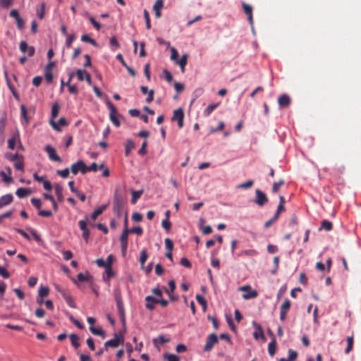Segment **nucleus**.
Returning <instances> with one entry per match:
<instances>
[{
  "instance_id": "nucleus-1",
  "label": "nucleus",
  "mask_w": 361,
  "mask_h": 361,
  "mask_svg": "<svg viewBox=\"0 0 361 361\" xmlns=\"http://www.w3.org/2000/svg\"><path fill=\"white\" fill-rule=\"evenodd\" d=\"M124 204V199L123 197L118 195L117 191H116L114 193L113 205L114 212H116L118 216H121L123 212Z\"/></svg>"
},
{
  "instance_id": "nucleus-2",
  "label": "nucleus",
  "mask_w": 361,
  "mask_h": 361,
  "mask_svg": "<svg viewBox=\"0 0 361 361\" xmlns=\"http://www.w3.org/2000/svg\"><path fill=\"white\" fill-rule=\"evenodd\" d=\"M55 287L56 290L62 295L67 305L71 308H75L76 304L69 291L66 289L61 288L59 286H56Z\"/></svg>"
},
{
  "instance_id": "nucleus-3",
  "label": "nucleus",
  "mask_w": 361,
  "mask_h": 361,
  "mask_svg": "<svg viewBox=\"0 0 361 361\" xmlns=\"http://www.w3.org/2000/svg\"><path fill=\"white\" fill-rule=\"evenodd\" d=\"M123 341L124 340L122 336H119L118 334H114L113 339L105 342L104 349L107 350L109 348H116L121 344H123Z\"/></svg>"
},
{
  "instance_id": "nucleus-4",
  "label": "nucleus",
  "mask_w": 361,
  "mask_h": 361,
  "mask_svg": "<svg viewBox=\"0 0 361 361\" xmlns=\"http://www.w3.org/2000/svg\"><path fill=\"white\" fill-rule=\"evenodd\" d=\"M269 200L266 194L262 190L257 189L255 190V200L254 202L259 207H263L268 202Z\"/></svg>"
},
{
  "instance_id": "nucleus-5",
  "label": "nucleus",
  "mask_w": 361,
  "mask_h": 361,
  "mask_svg": "<svg viewBox=\"0 0 361 361\" xmlns=\"http://www.w3.org/2000/svg\"><path fill=\"white\" fill-rule=\"evenodd\" d=\"M79 171L82 174H85L87 173V166L82 160H79L71 165V172L74 175H76Z\"/></svg>"
},
{
  "instance_id": "nucleus-6",
  "label": "nucleus",
  "mask_w": 361,
  "mask_h": 361,
  "mask_svg": "<svg viewBox=\"0 0 361 361\" xmlns=\"http://www.w3.org/2000/svg\"><path fill=\"white\" fill-rule=\"evenodd\" d=\"M183 119H184V112L181 108H179V109L173 111V114L171 120L173 121L178 122V126L179 128H182L183 127Z\"/></svg>"
},
{
  "instance_id": "nucleus-7",
  "label": "nucleus",
  "mask_w": 361,
  "mask_h": 361,
  "mask_svg": "<svg viewBox=\"0 0 361 361\" xmlns=\"http://www.w3.org/2000/svg\"><path fill=\"white\" fill-rule=\"evenodd\" d=\"M219 339L217 336L215 334H211L208 336L206 344L204 347V350L205 352H209L213 348L214 345L218 343Z\"/></svg>"
},
{
  "instance_id": "nucleus-8",
  "label": "nucleus",
  "mask_w": 361,
  "mask_h": 361,
  "mask_svg": "<svg viewBox=\"0 0 361 361\" xmlns=\"http://www.w3.org/2000/svg\"><path fill=\"white\" fill-rule=\"evenodd\" d=\"M107 105H108L109 109L110 110V115L109 116H110L111 121L116 127H119L121 123H120V121H119V120H118V118H117V116H116L117 111H116V107L114 106V105L111 102H108Z\"/></svg>"
},
{
  "instance_id": "nucleus-9",
  "label": "nucleus",
  "mask_w": 361,
  "mask_h": 361,
  "mask_svg": "<svg viewBox=\"0 0 361 361\" xmlns=\"http://www.w3.org/2000/svg\"><path fill=\"white\" fill-rule=\"evenodd\" d=\"M7 117L4 113L0 114V143H4L5 137V128L6 124Z\"/></svg>"
},
{
  "instance_id": "nucleus-10",
  "label": "nucleus",
  "mask_w": 361,
  "mask_h": 361,
  "mask_svg": "<svg viewBox=\"0 0 361 361\" xmlns=\"http://www.w3.org/2000/svg\"><path fill=\"white\" fill-rule=\"evenodd\" d=\"M45 152L48 154L49 158L57 162H61V159L56 153V149L51 145H47L44 148Z\"/></svg>"
},
{
  "instance_id": "nucleus-11",
  "label": "nucleus",
  "mask_w": 361,
  "mask_h": 361,
  "mask_svg": "<svg viewBox=\"0 0 361 361\" xmlns=\"http://www.w3.org/2000/svg\"><path fill=\"white\" fill-rule=\"evenodd\" d=\"M290 307V301L288 299L285 300L280 307V319L283 322L286 319L288 311Z\"/></svg>"
},
{
  "instance_id": "nucleus-12",
  "label": "nucleus",
  "mask_w": 361,
  "mask_h": 361,
  "mask_svg": "<svg viewBox=\"0 0 361 361\" xmlns=\"http://www.w3.org/2000/svg\"><path fill=\"white\" fill-rule=\"evenodd\" d=\"M20 50L23 53H27L28 56H32L35 54V49L34 47H29L26 42L22 41L19 46Z\"/></svg>"
},
{
  "instance_id": "nucleus-13",
  "label": "nucleus",
  "mask_w": 361,
  "mask_h": 361,
  "mask_svg": "<svg viewBox=\"0 0 361 361\" xmlns=\"http://www.w3.org/2000/svg\"><path fill=\"white\" fill-rule=\"evenodd\" d=\"M114 294L116 302L117 310L121 309L122 310V308H124V305L123 303L121 291L118 287L114 288Z\"/></svg>"
},
{
  "instance_id": "nucleus-14",
  "label": "nucleus",
  "mask_w": 361,
  "mask_h": 361,
  "mask_svg": "<svg viewBox=\"0 0 361 361\" xmlns=\"http://www.w3.org/2000/svg\"><path fill=\"white\" fill-rule=\"evenodd\" d=\"M49 123L52 128L57 131H61L60 126H64L68 125L65 118H60L58 123H56L54 120L51 119Z\"/></svg>"
},
{
  "instance_id": "nucleus-15",
  "label": "nucleus",
  "mask_w": 361,
  "mask_h": 361,
  "mask_svg": "<svg viewBox=\"0 0 361 361\" xmlns=\"http://www.w3.org/2000/svg\"><path fill=\"white\" fill-rule=\"evenodd\" d=\"M278 103L280 107L286 108L290 104V99L287 94H282L278 99Z\"/></svg>"
},
{
  "instance_id": "nucleus-16",
  "label": "nucleus",
  "mask_w": 361,
  "mask_h": 361,
  "mask_svg": "<svg viewBox=\"0 0 361 361\" xmlns=\"http://www.w3.org/2000/svg\"><path fill=\"white\" fill-rule=\"evenodd\" d=\"M243 8L245 13L247 16L248 21L251 25H253V17H252V8L251 6L246 4L245 3L243 4Z\"/></svg>"
},
{
  "instance_id": "nucleus-17",
  "label": "nucleus",
  "mask_w": 361,
  "mask_h": 361,
  "mask_svg": "<svg viewBox=\"0 0 361 361\" xmlns=\"http://www.w3.org/2000/svg\"><path fill=\"white\" fill-rule=\"evenodd\" d=\"M13 200V197L11 194H6L0 197V209L10 204Z\"/></svg>"
},
{
  "instance_id": "nucleus-18",
  "label": "nucleus",
  "mask_w": 361,
  "mask_h": 361,
  "mask_svg": "<svg viewBox=\"0 0 361 361\" xmlns=\"http://www.w3.org/2000/svg\"><path fill=\"white\" fill-rule=\"evenodd\" d=\"M253 326L255 328V331L253 333V337L256 340H258L259 338H264V332H263L262 328L260 326V324L254 322Z\"/></svg>"
},
{
  "instance_id": "nucleus-19",
  "label": "nucleus",
  "mask_w": 361,
  "mask_h": 361,
  "mask_svg": "<svg viewBox=\"0 0 361 361\" xmlns=\"http://www.w3.org/2000/svg\"><path fill=\"white\" fill-rule=\"evenodd\" d=\"M145 300L147 302H153L154 303H159L163 307H165L168 305L169 302L164 299H159L156 298L152 295H148L145 298Z\"/></svg>"
},
{
  "instance_id": "nucleus-20",
  "label": "nucleus",
  "mask_w": 361,
  "mask_h": 361,
  "mask_svg": "<svg viewBox=\"0 0 361 361\" xmlns=\"http://www.w3.org/2000/svg\"><path fill=\"white\" fill-rule=\"evenodd\" d=\"M130 233L129 229H123L121 236H120V241L121 245H123V247L128 246V235Z\"/></svg>"
},
{
  "instance_id": "nucleus-21",
  "label": "nucleus",
  "mask_w": 361,
  "mask_h": 361,
  "mask_svg": "<svg viewBox=\"0 0 361 361\" xmlns=\"http://www.w3.org/2000/svg\"><path fill=\"white\" fill-rule=\"evenodd\" d=\"M135 147V142L133 140L128 139L125 145V155L128 157L130 153Z\"/></svg>"
},
{
  "instance_id": "nucleus-22",
  "label": "nucleus",
  "mask_w": 361,
  "mask_h": 361,
  "mask_svg": "<svg viewBox=\"0 0 361 361\" xmlns=\"http://www.w3.org/2000/svg\"><path fill=\"white\" fill-rule=\"evenodd\" d=\"M107 204H104L99 207H98L97 209L94 211V212L91 214V219L92 220H96L97 217L103 213L104 210L107 208Z\"/></svg>"
},
{
  "instance_id": "nucleus-23",
  "label": "nucleus",
  "mask_w": 361,
  "mask_h": 361,
  "mask_svg": "<svg viewBox=\"0 0 361 361\" xmlns=\"http://www.w3.org/2000/svg\"><path fill=\"white\" fill-rule=\"evenodd\" d=\"M90 331L94 335L99 336L103 339L105 338L106 336L105 331H103V329L102 328H95L94 326H90Z\"/></svg>"
},
{
  "instance_id": "nucleus-24",
  "label": "nucleus",
  "mask_w": 361,
  "mask_h": 361,
  "mask_svg": "<svg viewBox=\"0 0 361 361\" xmlns=\"http://www.w3.org/2000/svg\"><path fill=\"white\" fill-rule=\"evenodd\" d=\"M346 341H347V347L345 349V353L348 354L353 350V343H354L353 334L350 336L347 337Z\"/></svg>"
},
{
  "instance_id": "nucleus-25",
  "label": "nucleus",
  "mask_w": 361,
  "mask_h": 361,
  "mask_svg": "<svg viewBox=\"0 0 361 361\" xmlns=\"http://www.w3.org/2000/svg\"><path fill=\"white\" fill-rule=\"evenodd\" d=\"M219 104H220L219 102L209 104L204 110V112H203L204 116L206 117L209 116L212 114V112L219 106Z\"/></svg>"
},
{
  "instance_id": "nucleus-26",
  "label": "nucleus",
  "mask_w": 361,
  "mask_h": 361,
  "mask_svg": "<svg viewBox=\"0 0 361 361\" xmlns=\"http://www.w3.org/2000/svg\"><path fill=\"white\" fill-rule=\"evenodd\" d=\"M54 188L59 201L62 202L63 200V187L61 186L59 184H56L54 185Z\"/></svg>"
},
{
  "instance_id": "nucleus-27",
  "label": "nucleus",
  "mask_w": 361,
  "mask_h": 361,
  "mask_svg": "<svg viewBox=\"0 0 361 361\" xmlns=\"http://www.w3.org/2000/svg\"><path fill=\"white\" fill-rule=\"evenodd\" d=\"M7 170H8V176H7L6 173L2 171L0 172V176L2 178L3 180L5 183H10L12 182V178L11 177V170L10 168H8Z\"/></svg>"
},
{
  "instance_id": "nucleus-28",
  "label": "nucleus",
  "mask_w": 361,
  "mask_h": 361,
  "mask_svg": "<svg viewBox=\"0 0 361 361\" xmlns=\"http://www.w3.org/2000/svg\"><path fill=\"white\" fill-rule=\"evenodd\" d=\"M30 189L20 188L16 190V194L19 198H23L26 197L28 194H30Z\"/></svg>"
},
{
  "instance_id": "nucleus-29",
  "label": "nucleus",
  "mask_w": 361,
  "mask_h": 361,
  "mask_svg": "<svg viewBox=\"0 0 361 361\" xmlns=\"http://www.w3.org/2000/svg\"><path fill=\"white\" fill-rule=\"evenodd\" d=\"M247 291L248 293L243 294V298L245 300L255 298L258 295V293L255 290H252L251 288Z\"/></svg>"
},
{
  "instance_id": "nucleus-30",
  "label": "nucleus",
  "mask_w": 361,
  "mask_h": 361,
  "mask_svg": "<svg viewBox=\"0 0 361 361\" xmlns=\"http://www.w3.org/2000/svg\"><path fill=\"white\" fill-rule=\"evenodd\" d=\"M92 276L90 274H84L83 273H79L78 274V281H92Z\"/></svg>"
},
{
  "instance_id": "nucleus-31",
  "label": "nucleus",
  "mask_w": 361,
  "mask_h": 361,
  "mask_svg": "<svg viewBox=\"0 0 361 361\" xmlns=\"http://www.w3.org/2000/svg\"><path fill=\"white\" fill-rule=\"evenodd\" d=\"M70 339H71V344L75 348H78L80 345V343L78 342V340H79V336L76 334H71L70 335Z\"/></svg>"
},
{
  "instance_id": "nucleus-32",
  "label": "nucleus",
  "mask_w": 361,
  "mask_h": 361,
  "mask_svg": "<svg viewBox=\"0 0 361 361\" xmlns=\"http://www.w3.org/2000/svg\"><path fill=\"white\" fill-rule=\"evenodd\" d=\"M188 62V56L186 54H184L181 56L180 60L177 62L178 64L180 66L181 68L182 73H184L185 71V67Z\"/></svg>"
},
{
  "instance_id": "nucleus-33",
  "label": "nucleus",
  "mask_w": 361,
  "mask_h": 361,
  "mask_svg": "<svg viewBox=\"0 0 361 361\" xmlns=\"http://www.w3.org/2000/svg\"><path fill=\"white\" fill-rule=\"evenodd\" d=\"M104 166V164H101L98 166L95 162H93L90 166H87V173L89 171H97L99 169H103Z\"/></svg>"
},
{
  "instance_id": "nucleus-34",
  "label": "nucleus",
  "mask_w": 361,
  "mask_h": 361,
  "mask_svg": "<svg viewBox=\"0 0 361 361\" xmlns=\"http://www.w3.org/2000/svg\"><path fill=\"white\" fill-rule=\"evenodd\" d=\"M276 350V341L274 338L268 345V352L271 356H274Z\"/></svg>"
},
{
  "instance_id": "nucleus-35",
  "label": "nucleus",
  "mask_w": 361,
  "mask_h": 361,
  "mask_svg": "<svg viewBox=\"0 0 361 361\" xmlns=\"http://www.w3.org/2000/svg\"><path fill=\"white\" fill-rule=\"evenodd\" d=\"M59 109H60L59 104L58 103H54L51 107V119L54 120L55 118H56L58 116Z\"/></svg>"
},
{
  "instance_id": "nucleus-36",
  "label": "nucleus",
  "mask_w": 361,
  "mask_h": 361,
  "mask_svg": "<svg viewBox=\"0 0 361 361\" xmlns=\"http://www.w3.org/2000/svg\"><path fill=\"white\" fill-rule=\"evenodd\" d=\"M142 190H132L131 203L135 204L137 200L141 197Z\"/></svg>"
},
{
  "instance_id": "nucleus-37",
  "label": "nucleus",
  "mask_w": 361,
  "mask_h": 361,
  "mask_svg": "<svg viewBox=\"0 0 361 361\" xmlns=\"http://www.w3.org/2000/svg\"><path fill=\"white\" fill-rule=\"evenodd\" d=\"M254 184V181L252 180H249L245 183H240L236 186L238 189H247L250 188Z\"/></svg>"
},
{
  "instance_id": "nucleus-38",
  "label": "nucleus",
  "mask_w": 361,
  "mask_h": 361,
  "mask_svg": "<svg viewBox=\"0 0 361 361\" xmlns=\"http://www.w3.org/2000/svg\"><path fill=\"white\" fill-rule=\"evenodd\" d=\"M147 258H148V255H147V250L145 249L142 250V251L140 252V263L142 267L144 266Z\"/></svg>"
},
{
  "instance_id": "nucleus-39",
  "label": "nucleus",
  "mask_w": 361,
  "mask_h": 361,
  "mask_svg": "<svg viewBox=\"0 0 361 361\" xmlns=\"http://www.w3.org/2000/svg\"><path fill=\"white\" fill-rule=\"evenodd\" d=\"M319 229H324L325 231H329L332 229V223L327 220H324L322 222V225Z\"/></svg>"
},
{
  "instance_id": "nucleus-40",
  "label": "nucleus",
  "mask_w": 361,
  "mask_h": 361,
  "mask_svg": "<svg viewBox=\"0 0 361 361\" xmlns=\"http://www.w3.org/2000/svg\"><path fill=\"white\" fill-rule=\"evenodd\" d=\"M49 289L47 286H42L39 289V298H43L49 295Z\"/></svg>"
},
{
  "instance_id": "nucleus-41",
  "label": "nucleus",
  "mask_w": 361,
  "mask_h": 361,
  "mask_svg": "<svg viewBox=\"0 0 361 361\" xmlns=\"http://www.w3.org/2000/svg\"><path fill=\"white\" fill-rule=\"evenodd\" d=\"M81 40L84 42L90 43L94 46L97 44V42L94 39L91 38L88 35L85 34L81 37Z\"/></svg>"
},
{
  "instance_id": "nucleus-42",
  "label": "nucleus",
  "mask_w": 361,
  "mask_h": 361,
  "mask_svg": "<svg viewBox=\"0 0 361 361\" xmlns=\"http://www.w3.org/2000/svg\"><path fill=\"white\" fill-rule=\"evenodd\" d=\"M169 289L166 288V292L167 293V294L169 295H171V294L173 293L175 288H176V284H175L174 281H173V280L169 281Z\"/></svg>"
},
{
  "instance_id": "nucleus-43",
  "label": "nucleus",
  "mask_w": 361,
  "mask_h": 361,
  "mask_svg": "<svg viewBox=\"0 0 361 361\" xmlns=\"http://www.w3.org/2000/svg\"><path fill=\"white\" fill-rule=\"evenodd\" d=\"M283 184H284V180L282 179L280 180L279 182L274 183L273 186H272V192L274 193H276L279 190L280 187Z\"/></svg>"
},
{
  "instance_id": "nucleus-44",
  "label": "nucleus",
  "mask_w": 361,
  "mask_h": 361,
  "mask_svg": "<svg viewBox=\"0 0 361 361\" xmlns=\"http://www.w3.org/2000/svg\"><path fill=\"white\" fill-rule=\"evenodd\" d=\"M105 269H106V276H104V280L107 281L114 276V273L112 270L111 267H106Z\"/></svg>"
},
{
  "instance_id": "nucleus-45",
  "label": "nucleus",
  "mask_w": 361,
  "mask_h": 361,
  "mask_svg": "<svg viewBox=\"0 0 361 361\" xmlns=\"http://www.w3.org/2000/svg\"><path fill=\"white\" fill-rule=\"evenodd\" d=\"M13 1L14 0H0V6L8 8L13 4Z\"/></svg>"
},
{
  "instance_id": "nucleus-46",
  "label": "nucleus",
  "mask_w": 361,
  "mask_h": 361,
  "mask_svg": "<svg viewBox=\"0 0 361 361\" xmlns=\"http://www.w3.org/2000/svg\"><path fill=\"white\" fill-rule=\"evenodd\" d=\"M197 302L201 305L204 309L207 307V301L206 300L200 295H197L195 297Z\"/></svg>"
},
{
  "instance_id": "nucleus-47",
  "label": "nucleus",
  "mask_w": 361,
  "mask_h": 361,
  "mask_svg": "<svg viewBox=\"0 0 361 361\" xmlns=\"http://www.w3.org/2000/svg\"><path fill=\"white\" fill-rule=\"evenodd\" d=\"M144 18L146 22V27L147 30H149L151 28V23H150V18H149V14L147 10H144Z\"/></svg>"
},
{
  "instance_id": "nucleus-48",
  "label": "nucleus",
  "mask_w": 361,
  "mask_h": 361,
  "mask_svg": "<svg viewBox=\"0 0 361 361\" xmlns=\"http://www.w3.org/2000/svg\"><path fill=\"white\" fill-rule=\"evenodd\" d=\"M56 173L59 176H61L62 178H67L69 176L70 171H69V169L68 168H66V169H64L63 170H58L56 171Z\"/></svg>"
},
{
  "instance_id": "nucleus-49",
  "label": "nucleus",
  "mask_w": 361,
  "mask_h": 361,
  "mask_svg": "<svg viewBox=\"0 0 361 361\" xmlns=\"http://www.w3.org/2000/svg\"><path fill=\"white\" fill-rule=\"evenodd\" d=\"M75 35H69L67 36V39L66 41V46L67 48L71 47L73 42L75 40Z\"/></svg>"
},
{
  "instance_id": "nucleus-50",
  "label": "nucleus",
  "mask_w": 361,
  "mask_h": 361,
  "mask_svg": "<svg viewBox=\"0 0 361 361\" xmlns=\"http://www.w3.org/2000/svg\"><path fill=\"white\" fill-rule=\"evenodd\" d=\"M164 357L168 361H180L179 357H178L177 355H176L174 354L166 353V354L164 355Z\"/></svg>"
},
{
  "instance_id": "nucleus-51",
  "label": "nucleus",
  "mask_w": 361,
  "mask_h": 361,
  "mask_svg": "<svg viewBox=\"0 0 361 361\" xmlns=\"http://www.w3.org/2000/svg\"><path fill=\"white\" fill-rule=\"evenodd\" d=\"M85 73H86L85 70H81V69L78 70L76 71V75L78 77V80H80V81L84 80L85 78Z\"/></svg>"
},
{
  "instance_id": "nucleus-52",
  "label": "nucleus",
  "mask_w": 361,
  "mask_h": 361,
  "mask_svg": "<svg viewBox=\"0 0 361 361\" xmlns=\"http://www.w3.org/2000/svg\"><path fill=\"white\" fill-rule=\"evenodd\" d=\"M298 356V353L296 351L290 349L288 350V361H293L296 359Z\"/></svg>"
},
{
  "instance_id": "nucleus-53",
  "label": "nucleus",
  "mask_w": 361,
  "mask_h": 361,
  "mask_svg": "<svg viewBox=\"0 0 361 361\" xmlns=\"http://www.w3.org/2000/svg\"><path fill=\"white\" fill-rule=\"evenodd\" d=\"M31 203L37 209H39L41 206H42V201H41V200L37 199V198H32L31 199Z\"/></svg>"
},
{
  "instance_id": "nucleus-54",
  "label": "nucleus",
  "mask_w": 361,
  "mask_h": 361,
  "mask_svg": "<svg viewBox=\"0 0 361 361\" xmlns=\"http://www.w3.org/2000/svg\"><path fill=\"white\" fill-rule=\"evenodd\" d=\"M0 276L4 279H8L10 277V273L6 270V268L0 265Z\"/></svg>"
},
{
  "instance_id": "nucleus-55",
  "label": "nucleus",
  "mask_w": 361,
  "mask_h": 361,
  "mask_svg": "<svg viewBox=\"0 0 361 361\" xmlns=\"http://www.w3.org/2000/svg\"><path fill=\"white\" fill-rule=\"evenodd\" d=\"M45 14V4L43 3L41 5L40 10L37 11V16L39 19H43Z\"/></svg>"
},
{
  "instance_id": "nucleus-56",
  "label": "nucleus",
  "mask_w": 361,
  "mask_h": 361,
  "mask_svg": "<svg viewBox=\"0 0 361 361\" xmlns=\"http://www.w3.org/2000/svg\"><path fill=\"white\" fill-rule=\"evenodd\" d=\"M161 226L166 231H169L171 229V224L169 220L164 219L161 222Z\"/></svg>"
},
{
  "instance_id": "nucleus-57",
  "label": "nucleus",
  "mask_w": 361,
  "mask_h": 361,
  "mask_svg": "<svg viewBox=\"0 0 361 361\" xmlns=\"http://www.w3.org/2000/svg\"><path fill=\"white\" fill-rule=\"evenodd\" d=\"M129 231H130V233H135L138 235H141L143 233L142 228L140 226L133 227Z\"/></svg>"
},
{
  "instance_id": "nucleus-58",
  "label": "nucleus",
  "mask_w": 361,
  "mask_h": 361,
  "mask_svg": "<svg viewBox=\"0 0 361 361\" xmlns=\"http://www.w3.org/2000/svg\"><path fill=\"white\" fill-rule=\"evenodd\" d=\"M164 241L167 251H172L173 248V244L172 240L169 238H166Z\"/></svg>"
},
{
  "instance_id": "nucleus-59",
  "label": "nucleus",
  "mask_w": 361,
  "mask_h": 361,
  "mask_svg": "<svg viewBox=\"0 0 361 361\" xmlns=\"http://www.w3.org/2000/svg\"><path fill=\"white\" fill-rule=\"evenodd\" d=\"M257 254V252L254 250H247L242 251L238 255H247V256H253Z\"/></svg>"
},
{
  "instance_id": "nucleus-60",
  "label": "nucleus",
  "mask_w": 361,
  "mask_h": 361,
  "mask_svg": "<svg viewBox=\"0 0 361 361\" xmlns=\"http://www.w3.org/2000/svg\"><path fill=\"white\" fill-rule=\"evenodd\" d=\"M164 6V2L162 0H157L154 6L153 10L160 11Z\"/></svg>"
},
{
  "instance_id": "nucleus-61",
  "label": "nucleus",
  "mask_w": 361,
  "mask_h": 361,
  "mask_svg": "<svg viewBox=\"0 0 361 361\" xmlns=\"http://www.w3.org/2000/svg\"><path fill=\"white\" fill-rule=\"evenodd\" d=\"M132 219L135 222H140L142 220V215L138 212L133 213L132 215Z\"/></svg>"
},
{
  "instance_id": "nucleus-62",
  "label": "nucleus",
  "mask_w": 361,
  "mask_h": 361,
  "mask_svg": "<svg viewBox=\"0 0 361 361\" xmlns=\"http://www.w3.org/2000/svg\"><path fill=\"white\" fill-rule=\"evenodd\" d=\"M110 44L111 47H114L115 49H118L120 47V44H119L116 37H111Z\"/></svg>"
},
{
  "instance_id": "nucleus-63",
  "label": "nucleus",
  "mask_w": 361,
  "mask_h": 361,
  "mask_svg": "<svg viewBox=\"0 0 361 361\" xmlns=\"http://www.w3.org/2000/svg\"><path fill=\"white\" fill-rule=\"evenodd\" d=\"M16 169L23 171V160H18L14 163Z\"/></svg>"
},
{
  "instance_id": "nucleus-64",
  "label": "nucleus",
  "mask_w": 361,
  "mask_h": 361,
  "mask_svg": "<svg viewBox=\"0 0 361 361\" xmlns=\"http://www.w3.org/2000/svg\"><path fill=\"white\" fill-rule=\"evenodd\" d=\"M147 145V141H144L140 149L138 151V154L140 155H145L147 154V149H146Z\"/></svg>"
}]
</instances>
